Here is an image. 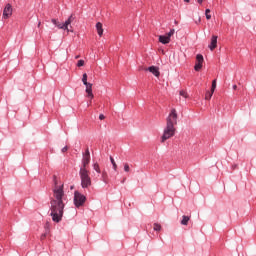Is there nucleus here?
Listing matches in <instances>:
<instances>
[{
  "label": "nucleus",
  "mask_w": 256,
  "mask_h": 256,
  "mask_svg": "<svg viewBox=\"0 0 256 256\" xmlns=\"http://www.w3.org/2000/svg\"><path fill=\"white\" fill-rule=\"evenodd\" d=\"M159 42L162 43V45H167L171 43V38L167 35H160Z\"/></svg>",
  "instance_id": "9d476101"
},
{
  "label": "nucleus",
  "mask_w": 256,
  "mask_h": 256,
  "mask_svg": "<svg viewBox=\"0 0 256 256\" xmlns=\"http://www.w3.org/2000/svg\"><path fill=\"white\" fill-rule=\"evenodd\" d=\"M170 39L175 35V29H170V31L166 34Z\"/></svg>",
  "instance_id": "393cba45"
},
{
  "label": "nucleus",
  "mask_w": 256,
  "mask_h": 256,
  "mask_svg": "<svg viewBox=\"0 0 256 256\" xmlns=\"http://www.w3.org/2000/svg\"><path fill=\"white\" fill-rule=\"evenodd\" d=\"M180 95H181V97H184L185 99H187V92L181 90Z\"/></svg>",
  "instance_id": "cd10ccee"
},
{
  "label": "nucleus",
  "mask_w": 256,
  "mask_h": 256,
  "mask_svg": "<svg viewBox=\"0 0 256 256\" xmlns=\"http://www.w3.org/2000/svg\"><path fill=\"white\" fill-rule=\"evenodd\" d=\"M215 89H217V80L212 81L211 91L215 92Z\"/></svg>",
  "instance_id": "4be33fe9"
},
{
  "label": "nucleus",
  "mask_w": 256,
  "mask_h": 256,
  "mask_svg": "<svg viewBox=\"0 0 256 256\" xmlns=\"http://www.w3.org/2000/svg\"><path fill=\"white\" fill-rule=\"evenodd\" d=\"M73 201L76 209H79L80 207H83V205H85V202L87 201V196L76 190L74 192Z\"/></svg>",
  "instance_id": "20e7f679"
},
{
  "label": "nucleus",
  "mask_w": 256,
  "mask_h": 256,
  "mask_svg": "<svg viewBox=\"0 0 256 256\" xmlns=\"http://www.w3.org/2000/svg\"><path fill=\"white\" fill-rule=\"evenodd\" d=\"M154 231H161V224L159 223H154Z\"/></svg>",
  "instance_id": "b1692460"
},
{
  "label": "nucleus",
  "mask_w": 256,
  "mask_h": 256,
  "mask_svg": "<svg viewBox=\"0 0 256 256\" xmlns=\"http://www.w3.org/2000/svg\"><path fill=\"white\" fill-rule=\"evenodd\" d=\"M39 25H41V22L38 23V27H39Z\"/></svg>",
  "instance_id": "4c0bfd02"
},
{
  "label": "nucleus",
  "mask_w": 256,
  "mask_h": 256,
  "mask_svg": "<svg viewBox=\"0 0 256 256\" xmlns=\"http://www.w3.org/2000/svg\"><path fill=\"white\" fill-rule=\"evenodd\" d=\"M175 125H177V110L172 109L166 118V127L164 128L161 142L165 143L167 139H171L175 135Z\"/></svg>",
  "instance_id": "f03ea898"
},
{
  "label": "nucleus",
  "mask_w": 256,
  "mask_h": 256,
  "mask_svg": "<svg viewBox=\"0 0 256 256\" xmlns=\"http://www.w3.org/2000/svg\"><path fill=\"white\" fill-rule=\"evenodd\" d=\"M197 3H199V5H203V0H197Z\"/></svg>",
  "instance_id": "473e14b6"
},
{
  "label": "nucleus",
  "mask_w": 256,
  "mask_h": 256,
  "mask_svg": "<svg viewBox=\"0 0 256 256\" xmlns=\"http://www.w3.org/2000/svg\"><path fill=\"white\" fill-rule=\"evenodd\" d=\"M110 161L114 171H117V163H115V159H113L112 156H110Z\"/></svg>",
  "instance_id": "aec40b11"
},
{
  "label": "nucleus",
  "mask_w": 256,
  "mask_h": 256,
  "mask_svg": "<svg viewBox=\"0 0 256 256\" xmlns=\"http://www.w3.org/2000/svg\"><path fill=\"white\" fill-rule=\"evenodd\" d=\"M93 169L94 171H96V173H101V168H99V164L95 163L93 165Z\"/></svg>",
  "instance_id": "412c9836"
},
{
  "label": "nucleus",
  "mask_w": 256,
  "mask_h": 256,
  "mask_svg": "<svg viewBox=\"0 0 256 256\" xmlns=\"http://www.w3.org/2000/svg\"><path fill=\"white\" fill-rule=\"evenodd\" d=\"M82 83L83 85H87V73H84L83 76H82Z\"/></svg>",
  "instance_id": "5701e85b"
},
{
  "label": "nucleus",
  "mask_w": 256,
  "mask_h": 256,
  "mask_svg": "<svg viewBox=\"0 0 256 256\" xmlns=\"http://www.w3.org/2000/svg\"><path fill=\"white\" fill-rule=\"evenodd\" d=\"M53 183L55 185V187H57V176H53Z\"/></svg>",
  "instance_id": "c756f323"
},
{
  "label": "nucleus",
  "mask_w": 256,
  "mask_h": 256,
  "mask_svg": "<svg viewBox=\"0 0 256 256\" xmlns=\"http://www.w3.org/2000/svg\"><path fill=\"white\" fill-rule=\"evenodd\" d=\"M96 31H97L99 37L103 36V24L101 22L96 23Z\"/></svg>",
  "instance_id": "ddd939ff"
},
{
  "label": "nucleus",
  "mask_w": 256,
  "mask_h": 256,
  "mask_svg": "<svg viewBox=\"0 0 256 256\" xmlns=\"http://www.w3.org/2000/svg\"><path fill=\"white\" fill-rule=\"evenodd\" d=\"M196 61L197 63L203 64L204 58L201 54L196 55Z\"/></svg>",
  "instance_id": "dca6fc26"
},
{
  "label": "nucleus",
  "mask_w": 256,
  "mask_h": 256,
  "mask_svg": "<svg viewBox=\"0 0 256 256\" xmlns=\"http://www.w3.org/2000/svg\"><path fill=\"white\" fill-rule=\"evenodd\" d=\"M189 219H190L189 216L183 215L182 220H181V225H188L189 224Z\"/></svg>",
  "instance_id": "4468645a"
},
{
  "label": "nucleus",
  "mask_w": 256,
  "mask_h": 256,
  "mask_svg": "<svg viewBox=\"0 0 256 256\" xmlns=\"http://www.w3.org/2000/svg\"><path fill=\"white\" fill-rule=\"evenodd\" d=\"M190 0H184V3H189Z\"/></svg>",
  "instance_id": "c9c22d12"
},
{
  "label": "nucleus",
  "mask_w": 256,
  "mask_h": 256,
  "mask_svg": "<svg viewBox=\"0 0 256 256\" xmlns=\"http://www.w3.org/2000/svg\"><path fill=\"white\" fill-rule=\"evenodd\" d=\"M232 89H234V91L237 89V85H233Z\"/></svg>",
  "instance_id": "f704fd0d"
},
{
  "label": "nucleus",
  "mask_w": 256,
  "mask_h": 256,
  "mask_svg": "<svg viewBox=\"0 0 256 256\" xmlns=\"http://www.w3.org/2000/svg\"><path fill=\"white\" fill-rule=\"evenodd\" d=\"M102 181L107 185L109 181L107 180V172H102Z\"/></svg>",
  "instance_id": "a211bd4d"
},
{
  "label": "nucleus",
  "mask_w": 256,
  "mask_h": 256,
  "mask_svg": "<svg viewBox=\"0 0 256 256\" xmlns=\"http://www.w3.org/2000/svg\"><path fill=\"white\" fill-rule=\"evenodd\" d=\"M131 169L129 168V164H124V171H125V173H129V171H130Z\"/></svg>",
  "instance_id": "bb28decb"
},
{
  "label": "nucleus",
  "mask_w": 256,
  "mask_h": 256,
  "mask_svg": "<svg viewBox=\"0 0 256 256\" xmlns=\"http://www.w3.org/2000/svg\"><path fill=\"white\" fill-rule=\"evenodd\" d=\"M53 193L55 199L50 201V216L54 223H61L65 211V203L63 202L65 199L64 185L54 187Z\"/></svg>",
  "instance_id": "f257e3e1"
},
{
  "label": "nucleus",
  "mask_w": 256,
  "mask_h": 256,
  "mask_svg": "<svg viewBox=\"0 0 256 256\" xmlns=\"http://www.w3.org/2000/svg\"><path fill=\"white\" fill-rule=\"evenodd\" d=\"M79 176L81 179L82 189H88V187H91V177L89 176V170H87V168H80Z\"/></svg>",
  "instance_id": "7ed1b4c3"
},
{
  "label": "nucleus",
  "mask_w": 256,
  "mask_h": 256,
  "mask_svg": "<svg viewBox=\"0 0 256 256\" xmlns=\"http://www.w3.org/2000/svg\"><path fill=\"white\" fill-rule=\"evenodd\" d=\"M68 149H69V147L64 146V147L61 149V151H62V153H67Z\"/></svg>",
  "instance_id": "c85d7f7f"
},
{
  "label": "nucleus",
  "mask_w": 256,
  "mask_h": 256,
  "mask_svg": "<svg viewBox=\"0 0 256 256\" xmlns=\"http://www.w3.org/2000/svg\"><path fill=\"white\" fill-rule=\"evenodd\" d=\"M210 13H211V9L207 8L205 10V16H206L207 21H209V19H211V14Z\"/></svg>",
  "instance_id": "6ab92c4d"
},
{
  "label": "nucleus",
  "mask_w": 256,
  "mask_h": 256,
  "mask_svg": "<svg viewBox=\"0 0 256 256\" xmlns=\"http://www.w3.org/2000/svg\"><path fill=\"white\" fill-rule=\"evenodd\" d=\"M91 163V153L89 152V148L85 150V153L83 154V159H82V165L80 169H87L86 167Z\"/></svg>",
  "instance_id": "39448f33"
},
{
  "label": "nucleus",
  "mask_w": 256,
  "mask_h": 256,
  "mask_svg": "<svg viewBox=\"0 0 256 256\" xmlns=\"http://www.w3.org/2000/svg\"><path fill=\"white\" fill-rule=\"evenodd\" d=\"M199 23H201V17H199L198 20L195 21L196 25H199Z\"/></svg>",
  "instance_id": "2f4dec72"
},
{
  "label": "nucleus",
  "mask_w": 256,
  "mask_h": 256,
  "mask_svg": "<svg viewBox=\"0 0 256 256\" xmlns=\"http://www.w3.org/2000/svg\"><path fill=\"white\" fill-rule=\"evenodd\" d=\"M203 68V64L197 62L194 66V70L195 71H201V69Z\"/></svg>",
  "instance_id": "f3484780"
},
{
  "label": "nucleus",
  "mask_w": 256,
  "mask_h": 256,
  "mask_svg": "<svg viewBox=\"0 0 256 256\" xmlns=\"http://www.w3.org/2000/svg\"><path fill=\"white\" fill-rule=\"evenodd\" d=\"M232 169H237V164L232 165Z\"/></svg>",
  "instance_id": "72a5a7b5"
},
{
  "label": "nucleus",
  "mask_w": 256,
  "mask_h": 256,
  "mask_svg": "<svg viewBox=\"0 0 256 256\" xmlns=\"http://www.w3.org/2000/svg\"><path fill=\"white\" fill-rule=\"evenodd\" d=\"M51 23H53V25H55V27H57L58 29H63L65 31V26H63V23H60L59 20L53 18L51 20Z\"/></svg>",
  "instance_id": "f8f14e48"
},
{
  "label": "nucleus",
  "mask_w": 256,
  "mask_h": 256,
  "mask_svg": "<svg viewBox=\"0 0 256 256\" xmlns=\"http://www.w3.org/2000/svg\"><path fill=\"white\" fill-rule=\"evenodd\" d=\"M217 39L218 37L213 35L212 38H211V43L210 45L208 46L210 51H213L217 48Z\"/></svg>",
  "instance_id": "9b49d317"
},
{
  "label": "nucleus",
  "mask_w": 256,
  "mask_h": 256,
  "mask_svg": "<svg viewBox=\"0 0 256 256\" xmlns=\"http://www.w3.org/2000/svg\"><path fill=\"white\" fill-rule=\"evenodd\" d=\"M12 15H13V6L10 3H8L6 4L3 10V18L9 19V17H11Z\"/></svg>",
  "instance_id": "423d86ee"
},
{
  "label": "nucleus",
  "mask_w": 256,
  "mask_h": 256,
  "mask_svg": "<svg viewBox=\"0 0 256 256\" xmlns=\"http://www.w3.org/2000/svg\"><path fill=\"white\" fill-rule=\"evenodd\" d=\"M213 93H215L213 90L206 91V94H205L206 101H209L211 97H213Z\"/></svg>",
  "instance_id": "2eb2a0df"
},
{
  "label": "nucleus",
  "mask_w": 256,
  "mask_h": 256,
  "mask_svg": "<svg viewBox=\"0 0 256 256\" xmlns=\"http://www.w3.org/2000/svg\"><path fill=\"white\" fill-rule=\"evenodd\" d=\"M99 119H100V121H103V119H105V115L100 114V115H99Z\"/></svg>",
  "instance_id": "7c9ffc66"
},
{
  "label": "nucleus",
  "mask_w": 256,
  "mask_h": 256,
  "mask_svg": "<svg viewBox=\"0 0 256 256\" xmlns=\"http://www.w3.org/2000/svg\"><path fill=\"white\" fill-rule=\"evenodd\" d=\"M75 186H70V189L73 190Z\"/></svg>",
  "instance_id": "e433bc0d"
},
{
  "label": "nucleus",
  "mask_w": 256,
  "mask_h": 256,
  "mask_svg": "<svg viewBox=\"0 0 256 256\" xmlns=\"http://www.w3.org/2000/svg\"><path fill=\"white\" fill-rule=\"evenodd\" d=\"M75 21V15L71 14L68 19L63 23L64 31H69V25Z\"/></svg>",
  "instance_id": "6e6552de"
},
{
  "label": "nucleus",
  "mask_w": 256,
  "mask_h": 256,
  "mask_svg": "<svg viewBox=\"0 0 256 256\" xmlns=\"http://www.w3.org/2000/svg\"><path fill=\"white\" fill-rule=\"evenodd\" d=\"M146 71H149L150 73H152V75H154V77L161 76V72L159 71V67H157V66H149L148 68H146Z\"/></svg>",
  "instance_id": "0eeeda50"
},
{
  "label": "nucleus",
  "mask_w": 256,
  "mask_h": 256,
  "mask_svg": "<svg viewBox=\"0 0 256 256\" xmlns=\"http://www.w3.org/2000/svg\"><path fill=\"white\" fill-rule=\"evenodd\" d=\"M83 65H85V60H79L77 62V67H83Z\"/></svg>",
  "instance_id": "a878e982"
},
{
  "label": "nucleus",
  "mask_w": 256,
  "mask_h": 256,
  "mask_svg": "<svg viewBox=\"0 0 256 256\" xmlns=\"http://www.w3.org/2000/svg\"><path fill=\"white\" fill-rule=\"evenodd\" d=\"M86 87V93L90 99H93V84L87 82V84H84Z\"/></svg>",
  "instance_id": "1a4fd4ad"
}]
</instances>
